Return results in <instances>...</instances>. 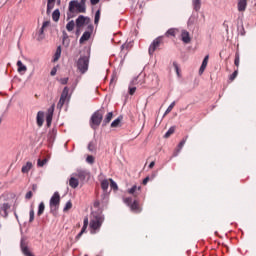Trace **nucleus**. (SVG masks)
<instances>
[{
	"instance_id": "nucleus-1",
	"label": "nucleus",
	"mask_w": 256,
	"mask_h": 256,
	"mask_svg": "<svg viewBox=\"0 0 256 256\" xmlns=\"http://www.w3.org/2000/svg\"><path fill=\"white\" fill-rule=\"evenodd\" d=\"M105 221V215L101 212H92L90 217V233L95 235L101 230V225Z\"/></svg>"
},
{
	"instance_id": "nucleus-2",
	"label": "nucleus",
	"mask_w": 256,
	"mask_h": 256,
	"mask_svg": "<svg viewBox=\"0 0 256 256\" xmlns=\"http://www.w3.org/2000/svg\"><path fill=\"white\" fill-rule=\"evenodd\" d=\"M103 115H105V109H99L94 112L90 118V127L92 129H97L99 125L103 122Z\"/></svg>"
},
{
	"instance_id": "nucleus-3",
	"label": "nucleus",
	"mask_w": 256,
	"mask_h": 256,
	"mask_svg": "<svg viewBox=\"0 0 256 256\" xmlns=\"http://www.w3.org/2000/svg\"><path fill=\"white\" fill-rule=\"evenodd\" d=\"M78 13H85V11L87 10V8L85 7V3H82L78 0H71L69 2V7H68V11L69 13H75L76 10Z\"/></svg>"
},
{
	"instance_id": "nucleus-4",
	"label": "nucleus",
	"mask_w": 256,
	"mask_h": 256,
	"mask_svg": "<svg viewBox=\"0 0 256 256\" xmlns=\"http://www.w3.org/2000/svg\"><path fill=\"white\" fill-rule=\"evenodd\" d=\"M77 69L80 73H87L89 70V56H80L77 61Z\"/></svg>"
},
{
	"instance_id": "nucleus-5",
	"label": "nucleus",
	"mask_w": 256,
	"mask_h": 256,
	"mask_svg": "<svg viewBox=\"0 0 256 256\" xmlns=\"http://www.w3.org/2000/svg\"><path fill=\"white\" fill-rule=\"evenodd\" d=\"M124 203L130 207L133 213H141V206H139V200H133L132 197L124 198Z\"/></svg>"
},
{
	"instance_id": "nucleus-6",
	"label": "nucleus",
	"mask_w": 256,
	"mask_h": 256,
	"mask_svg": "<svg viewBox=\"0 0 256 256\" xmlns=\"http://www.w3.org/2000/svg\"><path fill=\"white\" fill-rule=\"evenodd\" d=\"M60 203H61V195H59V192H55L50 198V202H49L51 213H55V211L59 209Z\"/></svg>"
},
{
	"instance_id": "nucleus-7",
	"label": "nucleus",
	"mask_w": 256,
	"mask_h": 256,
	"mask_svg": "<svg viewBox=\"0 0 256 256\" xmlns=\"http://www.w3.org/2000/svg\"><path fill=\"white\" fill-rule=\"evenodd\" d=\"M84 25H91V18L85 17L83 15L78 16L76 19V27L81 29Z\"/></svg>"
},
{
	"instance_id": "nucleus-8",
	"label": "nucleus",
	"mask_w": 256,
	"mask_h": 256,
	"mask_svg": "<svg viewBox=\"0 0 256 256\" xmlns=\"http://www.w3.org/2000/svg\"><path fill=\"white\" fill-rule=\"evenodd\" d=\"M161 41H163V38L158 37L156 38L149 46L148 53L149 55H153L157 49H159V46L161 45Z\"/></svg>"
},
{
	"instance_id": "nucleus-9",
	"label": "nucleus",
	"mask_w": 256,
	"mask_h": 256,
	"mask_svg": "<svg viewBox=\"0 0 256 256\" xmlns=\"http://www.w3.org/2000/svg\"><path fill=\"white\" fill-rule=\"evenodd\" d=\"M93 33V24L88 25V31H85L81 36L79 43L83 44L85 41H89L91 39V34Z\"/></svg>"
},
{
	"instance_id": "nucleus-10",
	"label": "nucleus",
	"mask_w": 256,
	"mask_h": 256,
	"mask_svg": "<svg viewBox=\"0 0 256 256\" xmlns=\"http://www.w3.org/2000/svg\"><path fill=\"white\" fill-rule=\"evenodd\" d=\"M49 25H51L50 21H44L42 24V27L39 29L38 33H37V40L38 41H43V39H45V29L46 27H49Z\"/></svg>"
},
{
	"instance_id": "nucleus-11",
	"label": "nucleus",
	"mask_w": 256,
	"mask_h": 256,
	"mask_svg": "<svg viewBox=\"0 0 256 256\" xmlns=\"http://www.w3.org/2000/svg\"><path fill=\"white\" fill-rule=\"evenodd\" d=\"M9 211H11V204L4 203L0 207V215L1 217L7 218L9 216Z\"/></svg>"
},
{
	"instance_id": "nucleus-12",
	"label": "nucleus",
	"mask_w": 256,
	"mask_h": 256,
	"mask_svg": "<svg viewBox=\"0 0 256 256\" xmlns=\"http://www.w3.org/2000/svg\"><path fill=\"white\" fill-rule=\"evenodd\" d=\"M137 87H139V77L134 78L129 85V95H135V91H137Z\"/></svg>"
},
{
	"instance_id": "nucleus-13",
	"label": "nucleus",
	"mask_w": 256,
	"mask_h": 256,
	"mask_svg": "<svg viewBox=\"0 0 256 256\" xmlns=\"http://www.w3.org/2000/svg\"><path fill=\"white\" fill-rule=\"evenodd\" d=\"M55 112V106L52 105L47 112L46 115V125L47 127H51V123L53 122V113Z\"/></svg>"
},
{
	"instance_id": "nucleus-14",
	"label": "nucleus",
	"mask_w": 256,
	"mask_h": 256,
	"mask_svg": "<svg viewBox=\"0 0 256 256\" xmlns=\"http://www.w3.org/2000/svg\"><path fill=\"white\" fill-rule=\"evenodd\" d=\"M55 137H57V130L52 129L47 135V141L49 143V147H53V143L55 142Z\"/></svg>"
},
{
	"instance_id": "nucleus-15",
	"label": "nucleus",
	"mask_w": 256,
	"mask_h": 256,
	"mask_svg": "<svg viewBox=\"0 0 256 256\" xmlns=\"http://www.w3.org/2000/svg\"><path fill=\"white\" fill-rule=\"evenodd\" d=\"M75 177H78L81 181H85L87 177L89 176V172L87 170L79 169L75 174H73Z\"/></svg>"
},
{
	"instance_id": "nucleus-16",
	"label": "nucleus",
	"mask_w": 256,
	"mask_h": 256,
	"mask_svg": "<svg viewBox=\"0 0 256 256\" xmlns=\"http://www.w3.org/2000/svg\"><path fill=\"white\" fill-rule=\"evenodd\" d=\"M36 123L39 127H43V123H45V112L39 111L37 113Z\"/></svg>"
},
{
	"instance_id": "nucleus-17",
	"label": "nucleus",
	"mask_w": 256,
	"mask_h": 256,
	"mask_svg": "<svg viewBox=\"0 0 256 256\" xmlns=\"http://www.w3.org/2000/svg\"><path fill=\"white\" fill-rule=\"evenodd\" d=\"M209 63V55H206L202 61V64L199 69V75H203L205 73V69H207V65Z\"/></svg>"
},
{
	"instance_id": "nucleus-18",
	"label": "nucleus",
	"mask_w": 256,
	"mask_h": 256,
	"mask_svg": "<svg viewBox=\"0 0 256 256\" xmlns=\"http://www.w3.org/2000/svg\"><path fill=\"white\" fill-rule=\"evenodd\" d=\"M185 143H187V136L178 144L177 149L175 150L173 157H177L179 153H181V149L185 146Z\"/></svg>"
},
{
	"instance_id": "nucleus-19",
	"label": "nucleus",
	"mask_w": 256,
	"mask_h": 256,
	"mask_svg": "<svg viewBox=\"0 0 256 256\" xmlns=\"http://www.w3.org/2000/svg\"><path fill=\"white\" fill-rule=\"evenodd\" d=\"M139 191H141V186L134 185L130 189H128L129 195H133L134 197H137L139 195Z\"/></svg>"
},
{
	"instance_id": "nucleus-20",
	"label": "nucleus",
	"mask_w": 256,
	"mask_h": 256,
	"mask_svg": "<svg viewBox=\"0 0 256 256\" xmlns=\"http://www.w3.org/2000/svg\"><path fill=\"white\" fill-rule=\"evenodd\" d=\"M17 67L18 73H20V75H24L27 72V66H25L21 60L17 61Z\"/></svg>"
},
{
	"instance_id": "nucleus-21",
	"label": "nucleus",
	"mask_w": 256,
	"mask_h": 256,
	"mask_svg": "<svg viewBox=\"0 0 256 256\" xmlns=\"http://www.w3.org/2000/svg\"><path fill=\"white\" fill-rule=\"evenodd\" d=\"M182 41L183 43H191V37L189 36V33L187 30H183L181 33Z\"/></svg>"
},
{
	"instance_id": "nucleus-22",
	"label": "nucleus",
	"mask_w": 256,
	"mask_h": 256,
	"mask_svg": "<svg viewBox=\"0 0 256 256\" xmlns=\"http://www.w3.org/2000/svg\"><path fill=\"white\" fill-rule=\"evenodd\" d=\"M33 169V163L27 162L24 166H22L21 172L22 173H29Z\"/></svg>"
},
{
	"instance_id": "nucleus-23",
	"label": "nucleus",
	"mask_w": 256,
	"mask_h": 256,
	"mask_svg": "<svg viewBox=\"0 0 256 256\" xmlns=\"http://www.w3.org/2000/svg\"><path fill=\"white\" fill-rule=\"evenodd\" d=\"M60 99H64L66 101H69L70 99V96H69V87H64L62 93H61V96H60Z\"/></svg>"
},
{
	"instance_id": "nucleus-24",
	"label": "nucleus",
	"mask_w": 256,
	"mask_h": 256,
	"mask_svg": "<svg viewBox=\"0 0 256 256\" xmlns=\"http://www.w3.org/2000/svg\"><path fill=\"white\" fill-rule=\"evenodd\" d=\"M69 185L72 189H77V187H79V180L75 177H71L69 180Z\"/></svg>"
},
{
	"instance_id": "nucleus-25",
	"label": "nucleus",
	"mask_w": 256,
	"mask_h": 256,
	"mask_svg": "<svg viewBox=\"0 0 256 256\" xmlns=\"http://www.w3.org/2000/svg\"><path fill=\"white\" fill-rule=\"evenodd\" d=\"M247 9V0H238V11H245Z\"/></svg>"
},
{
	"instance_id": "nucleus-26",
	"label": "nucleus",
	"mask_w": 256,
	"mask_h": 256,
	"mask_svg": "<svg viewBox=\"0 0 256 256\" xmlns=\"http://www.w3.org/2000/svg\"><path fill=\"white\" fill-rule=\"evenodd\" d=\"M193 10L199 12L201 10V0H192Z\"/></svg>"
},
{
	"instance_id": "nucleus-27",
	"label": "nucleus",
	"mask_w": 256,
	"mask_h": 256,
	"mask_svg": "<svg viewBox=\"0 0 256 256\" xmlns=\"http://www.w3.org/2000/svg\"><path fill=\"white\" fill-rule=\"evenodd\" d=\"M111 119H113V112H109L104 120H103V126L105 127V125H108V123H111Z\"/></svg>"
},
{
	"instance_id": "nucleus-28",
	"label": "nucleus",
	"mask_w": 256,
	"mask_h": 256,
	"mask_svg": "<svg viewBox=\"0 0 256 256\" xmlns=\"http://www.w3.org/2000/svg\"><path fill=\"white\" fill-rule=\"evenodd\" d=\"M101 188L103 189L104 193H107V190L109 189V180H107V179L102 180Z\"/></svg>"
},
{
	"instance_id": "nucleus-29",
	"label": "nucleus",
	"mask_w": 256,
	"mask_h": 256,
	"mask_svg": "<svg viewBox=\"0 0 256 256\" xmlns=\"http://www.w3.org/2000/svg\"><path fill=\"white\" fill-rule=\"evenodd\" d=\"M60 17H61V12L59 11V9L54 10L52 13L53 21H55V22L59 21Z\"/></svg>"
},
{
	"instance_id": "nucleus-30",
	"label": "nucleus",
	"mask_w": 256,
	"mask_h": 256,
	"mask_svg": "<svg viewBox=\"0 0 256 256\" xmlns=\"http://www.w3.org/2000/svg\"><path fill=\"white\" fill-rule=\"evenodd\" d=\"M60 57H61V46H58L56 49L54 58H53V62L55 63V62L59 61Z\"/></svg>"
},
{
	"instance_id": "nucleus-31",
	"label": "nucleus",
	"mask_w": 256,
	"mask_h": 256,
	"mask_svg": "<svg viewBox=\"0 0 256 256\" xmlns=\"http://www.w3.org/2000/svg\"><path fill=\"white\" fill-rule=\"evenodd\" d=\"M43 213H45V203L41 202L38 206V212H37L38 217H41Z\"/></svg>"
},
{
	"instance_id": "nucleus-32",
	"label": "nucleus",
	"mask_w": 256,
	"mask_h": 256,
	"mask_svg": "<svg viewBox=\"0 0 256 256\" xmlns=\"http://www.w3.org/2000/svg\"><path fill=\"white\" fill-rule=\"evenodd\" d=\"M173 133H175V126H172L168 129V131L164 135L165 139H169V137H171Z\"/></svg>"
},
{
	"instance_id": "nucleus-33",
	"label": "nucleus",
	"mask_w": 256,
	"mask_h": 256,
	"mask_svg": "<svg viewBox=\"0 0 256 256\" xmlns=\"http://www.w3.org/2000/svg\"><path fill=\"white\" fill-rule=\"evenodd\" d=\"M67 31L71 32L73 29H75V21L71 20L66 25Z\"/></svg>"
},
{
	"instance_id": "nucleus-34",
	"label": "nucleus",
	"mask_w": 256,
	"mask_h": 256,
	"mask_svg": "<svg viewBox=\"0 0 256 256\" xmlns=\"http://www.w3.org/2000/svg\"><path fill=\"white\" fill-rule=\"evenodd\" d=\"M99 19H101V10H97L94 17L95 25H99Z\"/></svg>"
},
{
	"instance_id": "nucleus-35",
	"label": "nucleus",
	"mask_w": 256,
	"mask_h": 256,
	"mask_svg": "<svg viewBox=\"0 0 256 256\" xmlns=\"http://www.w3.org/2000/svg\"><path fill=\"white\" fill-rule=\"evenodd\" d=\"M49 161V159L45 158L43 160L38 159L37 165L38 167H44L45 165H47V162Z\"/></svg>"
},
{
	"instance_id": "nucleus-36",
	"label": "nucleus",
	"mask_w": 256,
	"mask_h": 256,
	"mask_svg": "<svg viewBox=\"0 0 256 256\" xmlns=\"http://www.w3.org/2000/svg\"><path fill=\"white\" fill-rule=\"evenodd\" d=\"M109 181H110V187H111V189H113L114 191H117V189H119V187L117 186V182L116 181H114L113 179H109Z\"/></svg>"
},
{
	"instance_id": "nucleus-37",
	"label": "nucleus",
	"mask_w": 256,
	"mask_h": 256,
	"mask_svg": "<svg viewBox=\"0 0 256 256\" xmlns=\"http://www.w3.org/2000/svg\"><path fill=\"white\" fill-rule=\"evenodd\" d=\"M175 107V102H172L168 108L166 109L164 115H169V113H171V111H173V108Z\"/></svg>"
},
{
	"instance_id": "nucleus-38",
	"label": "nucleus",
	"mask_w": 256,
	"mask_h": 256,
	"mask_svg": "<svg viewBox=\"0 0 256 256\" xmlns=\"http://www.w3.org/2000/svg\"><path fill=\"white\" fill-rule=\"evenodd\" d=\"M29 215V223H33V221L35 220V210H33V208L30 209Z\"/></svg>"
},
{
	"instance_id": "nucleus-39",
	"label": "nucleus",
	"mask_w": 256,
	"mask_h": 256,
	"mask_svg": "<svg viewBox=\"0 0 256 256\" xmlns=\"http://www.w3.org/2000/svg\"><path fill=\"white\" fill-rule=\"evenodd\" d=\"M175 28H170L167 32H166V37H175Z\"/></svg>"
},
{
	"instance_id": "nucleus-40",
	"label": "nucleus",
	"mask_w": 256,
	"mask_h": 256,
	"mask_svg": "<svg viewBox=\"0 0 256 256\" xmlns=\"http://www.w3.org/2000/svg\"><path fill=\"white\" fill-rule=\"evenodd\" d=\"M87 227H89V218H84V224H83V227H82V232H85L87 231Z\"/></svg>"
},
{
	"instance_id": "nucleus-41",
	"label": "nucleus",
	"mask_w": 256,
	"mask_h": 256,
	"mask_svg": "<svg viewBox=\"0 0 256 256\" xmlns=\"http://www.w3.org/2000/svg\"><path fill=\"white\" fill-rule=\"evenodd\" d=\"M65 103H67V100L63 99V98H60L58 104H57V108L58 109H62L63 108V105H65Z\"/></svg>"
},
{
	"instance_id": "nucleus-42",
	"label": "nucleus",
	"mask_w": 256,
	"mask_h": 256,
	"mask_svg": "<svg viewBox=\"0 0 256 256\" xmlns=\"http://www.w3.org/2000/svg\"><path fill=\"white\" fill-rule=\"evenodd\" d=\"M86 162L90 165H93L95 163V157H93L92 155H88L86 158Z\"/></svg>"
},
{
	"instance_id": "nucleus-43",
	"label": "nucleus",
	"mask_w": 256,
	"mask_h": 256,
	"mask_svg": "<svg viewBox=\"0 0 256 256\" xmlns=\"http://www.w3.org/2000/svg\"><path fill=\"white\" fill-rule=\"evenodd\" d=\"M73 207V203L71 201H68L63 209L64 212L69 211Z\"/></svg>"
},
{
	"instance_id": "nucleus-44",
	"label": "nucleus",
	"mask_w": 256,
	"mask_h": 256,
	"mask_svg": "<svg viewBox=\"0 0 256 256\" xmlns=\"http://www.w3.org/2000/svg\"><path fill=\"white\" fill-rule=\"evenodd\" d=\"M196 17L195 16H190V18L188 19V25L191 26V25H194L195 24V21H196Z\"/></svg>"
},
{
	"instance_id": "nucleus-45",
	"label": "nucleus",
	"mask_w": 256,
	"mask_h": 256,
	"mask_svg": "<svg viewBox=\"0 0 256 256\" xmlns=\"http://www.w3.org/2000/svg\"><path fill=\"white\" fill-rule=\"evenodd\" d=\"M119 123H121V119L117 118L111 123V127H119Z\"/></svg>"
},
{
	"instance_id": "nucleus-46",
	"label": "nucleus",
	"mask_w": 256,
	"mask_h": 256,
	"mask_svg": "<svg viewBox=\"0 0 256 256\" xmlns=\"http://www.w3.org/2000/svg\"><path fill=\"white\" fill-rule=\"evenodd\" d=\"M59 83H61V85H67L69 83V78H61Z\"/></svg>"
},
{
	"instance_id": "nucleus-47",
	"label": "nucleus",
	"mask_w": 256,
	"mask_h": 256,
	"mask_svg": "<svg viewBox=\"0 0 256 256\" xmlns=\"http://www.w3.org/2000/svg\"><path fill=\"white\" fill-rule=\"evenodd\" d=\"M55 7V3H47V13Z\"/></svg>"
},
{
	"instance_id": "nucleus-48",
	"label": "nucleus",
	"mask_w": 256,
	"mask_h": 256,
	"mask_svg": "<svg viewBox=\"0 0 256 256\" xmlns=\"http://www.w3.org/2000/svg\"><path fill=\"white\" fill-rule=\"evenodd\" d=\"M173 67H174V69H175V71H176V73L179 77V64H177V62H173Z\"/></svg>"
},
{
	"instance_id": "nucleus-49",
	"label": "nucleus",
	"mask_w": 256,
	"mask_h": 256,
	"mask_svg": "<svg viewBox=\"0 0 256 256\" xmlns=\"http://www.w3.org/2000/svg\"><path fill=\"white\" fill-rule=\"evenodd\" d=\"M238 75V72L237 71H234L231 75H230V81H234L236 79Z\"/></svg>"
},
{
	"instance_id": "nucleus-50",
	"label": "nucleus",
	"mask_w": 256,
	"mask_h": 256,
	"mask_svg": "<svg viewBox=\"0 0 256 256\" xmlns=\"http://www.w3.org/2000/svg\"><path fill=\"white\" fill-rule=\"evenodd\" d=\"M50 75H51L52 77H55V75H57V68H56V67L52 68V70H51V72H50Z\"/></svg>"
},
{
	"instance_id": "nucleus-51",
	"label": "nucleus",
	"mask_w": 256,
	"mask_h": 256,
	"mask_svg": "<svg viewBox=\"0 0 256 256\" xmlns=\"http://www.w3.org/2000/svg\"><path fill=\"white\" fill-rule=\"evenodd\" d=\"M83 229H81V231L79 232V234L76 236V241H79L81 239V237L83 236Z\"/></svg>"
},
{
	"instance_id": "nucleus-52",
	"label": "nucleus",
	"mask_w": 256,
	"mask_h": 256,
	"mask_svg": "<svg viewBox=\"0 0 256 256\" xmlns=\"http://www.w3.org/2000/svg\"><path fill=\"white\" fill-rule=\"evenodd\" d=\"M31 197H33V192L32 191L27 192L25 199H31Z\"/></svg>"
},
{
	"instance_id": "nucleus-53",
	"label": "nucleus",
	"mask_w": 256,
	"mask_h": 256,
	"mask_svg": "<svg viewBox=\"0 0 256 256\" xmlns=\"http://www.w3.org/2000/svg\"><path fill=\"white\" fill-rule=\"evenodd\" d=\"M234 65H236V67H239V56H237V55L234 60Z\"/></svg>"
},
{
	"instance_id": "nucleus-54",
	"label": "nucleus",
	"mask_w": 256,
	"mask_h": 256,
	"mask_svg": "<svg viewBox=\"0 0 256 256\" xmlns=\"http://www.w3.org/2000/svg\"><path fill=\"white\" fill-rule=\"evenodd\" d=\"M142 183L143 185H147V183H149V177L144 178Z\"/></svg>"
},
{
	"instance_id": "nucleus-55",
	"label": "nucleus",
	"mask_w": 256,
	"mask_h": 256,
	"mask_svg": "<svg viewBox=\"0 0 256 256\" xmlns=\"http://www.w3.org/2000/svg\"><path fill=\"white\" fill-rule=\"evenodd\" d=\"M91 5H97L99 3V0H90Z\"/></svg>"
},
{
	"instance_id": "nucleus-56",
	"label": "nucleus",
	"mask_w": 256,
	"mask_h": 256,
	"mask_svg": "<svg viewBox=\"0 0 256 256\" xmlns=\"http://www.w3.org/2000/svg\"><path fill=\"white\" fill-rule=\"evenodd\" d=\"M155 167V161H152L150 164H149V169H153Z\"/></svg>"
},
{
	"instance_id": "nucleus-57",
	"label": "nucleus",
	"mask_w": 256,
	"mask_h": 256,
	"mask_svg": "<svg viewBox=\"0 0 256 256\" xmlns=\"http://www.w3.org/2000/svg\"><path fill=\"white\" fill-rule=\"evenodd\" d=\"M129 45H130V44H127V43H126V44H123L121 47H122V49H129Z\"/></svg>"
},
{
	"instance_id": "nucleus-58",
	"label": "nucleus",
	"mask_w": 256,
	"mask_h": 256,
	"mask_svg": "<svg viewBox=\"0 0 256 256\" xmlns=\"http://www.w3.org/2000/svg\"><path fill=\"white\" fill-rule=\"evenodd\" d=\"M67 37H69L68 35H67V32H63V39L65 40V39H67Z\"/></svg>"
},
{
	"instance_id": "nucleus-59",
	"label": "nucleus",
	"mask_w": 256,
	"mask_h": 256,
	"mask_svg": "<svg viewBox=\"0 0 256 256\" xmlns=\"http://www.w3.org/2000/svg\"><path fill=\"white\" fill-rule=\"evenodd\" d=\"M93 145L91 144V143H89V145H88V149H89V151H93Z\"/></svg>"
},
{
	"instance_id": "nucleus-60",
	"label": "nucleus",
	"mask_w": 256,
	"mask_h": 256,
	"mask_svg": "<svg viewBox=\"0 0 256 256\" xmlns=\"http://www.w3.org/2000/svg\"><path fill=\"white\" fill-rule=\"evenodd\" d=\"M75 87H77V81H75V82L72 84V89H75Z\"/></svg>"
},
{
	"instance_id": "nucleus-61",
	"label": "nucleus",
	"mask_w": 256,
	"mask_h": 256,
	"mask_svg": "<svg viewBox=\"0 0 256 256\" xmlns=\"http://www.w3.org/2000/svg\"><path fill=\"white\" fill-rule=\"evenodd\" d=\"M47 3H55V0H48Z\"/></svg>"
},
{
	"instance_id": "nucleus-62",
	"label": "nucleus",
	"mask_w": 256,
	"mask_h": 256,
	"mask_svg": "<svg viewBox=\"0 0 256 256\" xmlns=\"http://www.w3.org/2000/svg\"><path fill=\"white\" fill-rule=\"evenodd\" d=\"M95 207H99V202L94 203Z\"/></svg>"
},
{
	"instance_id": "nucleus-63",
	"label": "nucleus",
	"mask_w": 256,
	"mask_h": 256,
	"mask_svg": "<svg viewBox=\"0 0 256 256\" xmlns=\"http://www.w3.org/2000/svg\"><path fill=\"white\" fill-rule=\"evenodd\" d=\"M71 17H73V15H71V14H68V19H71Z\"/></svg>"
},
{
	"instance_id": "nucleus-64",
	"label": "nucleus",
	"mask_w": 256,
	"mask_h": 256,
	"mask_svg": "<svg viewBox=\"0 0 256 256\" xmlns=\"http://www.w3.org/2000/svg\"><path fill=\"white\" fill-rule=\"evenodd\" d=\"M85 1H87V0H81V2H80V3H84V4H85Z\"/></svg>"
}]
</instances>
